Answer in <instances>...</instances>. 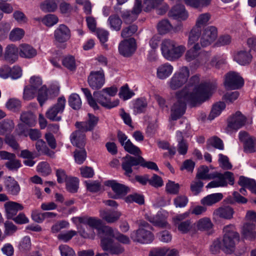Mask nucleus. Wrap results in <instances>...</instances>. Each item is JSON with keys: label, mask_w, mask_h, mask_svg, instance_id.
<instances>
[{"label": "nucleus", "mask_w": 256, "mask_h": 256, "mask_svg": "<svg viewBox=\"0 0 256 256\" xmlns=\"http://www.w3.org/2000/svg\"><path fill=\"white\" fill-rule=\"evenodd\" d=\"M21 106L20 100L16 98H10L6 103V107L12 111H16L18 110Z\"/></svg>", "instance_id": "338daca9"}, {"label": "nucleus", "mask_w": 256, "mask_h": 256, "mask_svg": "<svg viewBox=\"0 0 256 256\" xmlns=\"http://www.w3.org/2000/svg\"><path fill=\"white\" fill-rule=\"evenodd\" d=\"M88 119L86 121L76 122L75 126L78 129H81L83 132L92 131L97 125L99 118L92 114H88Z\"/></svg>", "instance_id": "412c9836"}, {"label": "nucleus", "mask_w": 256, "mask_h": 256, "mask_svg": "<svg viewBox=\"0 0 256 256\" xmlns=\"http://www.w3.org/2000/svg\"><path fill=\"white\" fill-rule=\"evenodd\" d=\"M14 128V124L10 120L6 119L0 122V135L10 132Z\"/></svg>", "instance_id": "a18cd8bd"}, {"label": "nucleus", "mask_w": 256, "mask_h": 256, "mask_svg": "<svg viewBox=\"0 0 256 256\" xmlns=\"http://www.w3.org/2000/svg\"><path fill=\"white\" fill-rule=\"evenodd\" d=\"M244 151L246 152H254L256 150V140L249 138L244 144Z\"/></svg>", "instance_id": "0e129e2a"}, {"label": "nucleus", "mask_w": 256, "mask_h": 256, "mask_svg": "<svg viewBox=\"0 0 256 256\" xmlns=\"http://www.w3.org/2000/svg\"><path fill=\"white\" fill-rule=\"evenodd\" d=\"M248 199L244 197L238 192L234 191L232 192V196H228L226 198V202L230 204H234L236 203L240 204H245L248 202Z\"/></svg>", "instance_id": "4c0bfd02"}, {"label": "nucleus", "mask_w": 256, "mask_h": 256, "mask_svg": "<svg viewBox=\"0 0 256 256\" xmlns=\"http://www.w3.org/2000/svg\"><path fill=\"white\" fill-rule=\"evenodd\" d=\"M22 122L29 126H34L36 124V117L30 112H22L20 116Z\"/></svg>", "instance_id": "37998d69"}, {"label": "nucleus", "mask_w": 256, "mask_h": 256, "mask_svg": "<svg viewBox=\"0 0 256 256\" xmlns=\"http://www.w3.org/2000/svg\"><path fill=\"white\" fill-rule=\"evenodd\" d=\"M189 76V68L186 66H182L173 74L168 84L170 89L178 90L186 82Z\"/></svg>", "instance_id": "39448f33"}, {"label": "nucleus", "mask_w": 256, "mask_h": 256, "mask_svg": "<svg viewBox=\"0 0 256 256\" xmlns=\"http://www.w3.org/2000/svg\"><path fill=\"white\" fill-rule=\"evenodd\" d=\"M102 232L104 235L101 240V246L104 250L112 254H119L124 251V247L119 243L115 242L114 238L123 244L130 243V240L128 236L120 233L109 226L104 227Z\"/></svg>", "instance_id": "f03ea898"}, {"label": "nucleus", "mask_w": 256, "mask_h": 256, "mask_svg": "<svg viewBox=\"0 0 256 256\" xmlns=\"http://www.w3.org/2000/svg\"><path fill=\"white\" fill-rule=\"evenodd\" d=\"M69 106L74 110H79L82 106V100L79 95L76 93L71 94L68 98Z\"/></svg>", "instance_id": "49530a36"}, {"label": "nucleus", "mask_w": 256, "mask_h": 256, "mask_svg": "<svg viewBox=\"0 0 256 256\" xmlns=\"http://www.w3.org/2000/svg\"><path fill=\"white\" fill-rule=\"evenodd\" d=\"M184 2L187 6L198 9L209 6L211 0H184Z\"/></svg>", "instance_id": "ea45409f"}, {"label": "nucleus", "mask_w": 256, "mask_h": 256, "mask_svg": "<svg viewBox=\"0 0 256 256\" xmlns=\"http://www.w3.org/2000/svg\"><path fill=\"white\" fill-rule=\"evenodd\" d=\"M140 164V156L134 157L126 155L123 158L122 168L124 170V174L128 176H130L132 172V166Z\"/></svg>", "instance_id": "4be33fe9"}, {"label": "nucleus", "mask_w": 256, "mask_h": 256, "mask_svg": "<svg viewBox=\"0 0 256 256\" xmlns=\"http://www.w3.org/2000/svg\"><path fill=\"white\" fill-rule=\"evenodd\" d=\"M209 168L207 166H202L198 169L196 178L198 180H210L214 179L216 176L214 172L209 174Z\"/></svg>", "instance_id": "e433bc0d"}, {"label": "nucleus", "mask_w": 256, "mask_h": 256, "mask_svg": "<svg viewBox=\"0 0 256 256\" xmlns=\"http://www.w3.org/2000/svg\"><path fill=\"white\" fill-rule=\"evenodd\" d=\"M134 93L131 90L127 84L122 86L120 90L119 96L124 100H127L132 98Z\"/></svg>", "instance_id": "5fc2aeb1"}, {"label": "nucleus", "mask_w": 256, "mask_h": 256, "mask_svg": "<svg viewBox=\"0 0 256 256\" xmlns=\"http://www.w3.org/2000/svg\"><path fill=\"white\" fill-rule=\"evenodd\" d=\"M148 104L146 99L143 98H138L134 104V110L136 114L144 112Z\"/></svg>", "instance_id": "de8ad7c7"}, {"label": "nucleus", "mask_w": 256, "mask_h": 256, "mask_svg": "<svg viewBox=\"0 0 256 256\" xmlns=\"http://www.w3.org/2000/svg\"><path fill=\"white\" fill-rule=\"evenodd\" d=\"M208 144H210L216 148L223 150L224 146L222 140L219 138L214 136L209 138L208 140Z\"/></svg>", "instance_id": "774afa93"}, {"label": "nucleus", "mask_w": 256, "mask_h": 256, "mask_svg": "<svg viewBox=\"0 0 256 256\" xmlns=\"http://www.w3.org/2000/svg\"><path fill=\"white\" fill-rule=\"evenodd\" d=\"M252 56L250 51L242 50L238 51L234 56V60L240 64L246 66L250 64Z\"/></svg>", "instance_id": "a878e982"}, {"label": "nucleus", "mask_w": 256, "mask_h": 256, "mask_svg": "<svg viewBox=\"0 0 256 256\" xmlns=\"http://www.w3.org/2000/svg\"><path fill=\"white\" fill-rule=\"evenodd\" d=\"M108 22L112 30L119 31L122 26V20L120 17L116 14L109 16Z\"/></svg>", "instance_id": "a19ab883"}, {"label": "nucleus", "mask_w": 256, "mask_h": 256, "mask_svg": "<svg viewBox=\"0 0 256 256\" xmlns=\"http://www.w3.org/2000/svg\"><path fill=\"white\" fill-rule=\"evenodd\" d=\"M117 137L118 142L126 151L134 155H138L141 152L140 149L134 145L125 134L120 130L118 132Z\"/></svg>", "instance_id": "2eb2a0df"}, {"label": "nucleus", "mask_w": 256, "mask_h": 256, "mask_svg": "<svg viewBox=\"0 0 256 256\" xmlns=\"http://www.w3.org/2000/svg\"><path fill=\"white\" fill-rule=\"evenodd\" d=\"M88 82L92 89H100L105 82L104 70H100L98 71L92 72L88 76Z\"/></svg>", "instance_id": "4468645a"}, {"label": "nucleus", "mask_w": 256, "mask_h": 256, "mask_svg": "<svg viewBox=\"0 0 256 256\" xmlns=\"http://www.w3.org/2000/svg\"><path fill=\"white\" fill-rule=\"evenodd\" d=\"M4 206L7 218L12 220L16 215L18 211L24 209L22 204L14 202H6Z\"/></svg>", "instance_id": "b1692460"}, {"label": "nucleus", "mask_w": 256, "mask_h": 256, "mask_svg": "<svg viewBox=\"0 0 256 256\" xmlns=\"http://www.w3.org/2000/svg\"><path fill=\"white\" fill-rule=\"evenodd\" d=\"M70 30L66 26L63 24L59 25L54 32V40L60 44L68 41L70 38Z\"/></svg>", "instance_id": "f3484780"}, {"label": "nucleus", "mask_w": 256, "mask_h": 256, "mask_svg": "<svg viewBox=\"0 0 256 256\" xmlns=\"http://www.w3.org/2000/svg\"><path fill=\"white\" fill-rule=\"evenodd\" d=\"M238 184L242 187L248 188L252 193L256 194V182L254 179L240 176Z\"/></svg>", "instance_id": "473e14b6"}, {"label": "nucleus", "mask_w": 256, "mask_h": 256, "mask_svg": "<svg viewBox=\"0 0 256 256\" xmlns=\"http://www.w3.org/2000/svg\"><path fill=\"white\" fill-rule=\"evenodd\" d=\"M102 90L94 92L93 94L94 99L102 106L110 109L117 106L119 104V100H116L113 102L110 101V98L104 95Z\"/></svg>", "instance_id": "aec40b11"}, {"label": "nucleus", "mask_w": 256, "mask_h": 256, "mask_svg": "<svg viewBox=\"0 0 256 256\" xmlns=\"http://www.w3.org/2000/svg\"><path fill=\"white\" fill-rule=\"evenodd\" d=\"M37 100L42 106L48 98V90L46 86H42L38 90Z\"/></svg>", "instance_id": "8fccbe9b"}, {"label": "nucleus", "mask_w": 256, "mask_h": 256, "mask_svg": "<svg viewBox=\"0 0 256 256\" xmlns=\"http://www.w3.org/2000/svg\"><path fill=\"white\" fill-rule=\"evenodd\" d=\"M149 225L146 222H142L139 228L133 231L130 234V238L133 241L142 244H149L154 240L153 234L146 228Z\"/></svg>", "instance_id": "423d86ee"}, {"label": "nucleus", "mask_w": 256, "mask_h": 256, "mask_svg": "<svg viewBox=\"0 0 256 256\" xmlns=\"http://www.w3.org/2000/svg\"><path fill=\"white\" fill-rule=\"evenodd\" d=\"M81 90L84 94L90 106L94 110H98L99 108V106L94 98L92 97L90 90L88 88H82Z\"/></svg>", "instance_id": "3c124183"}, {"label": "nucleus", "mask_w": 256, "mask_h": 256, "mask_svg": "<svg viewBox=\"0 0 256 256\" xmlns=\"http://www.w3.org/2000/svg\"><path fill=\"white\" fill-rule=\"evenodd\" d=\"M173 70V66L168 62L161 64L157 68V76L160 80L166 79L172 74Z\"/></svg>", "instance_id": "c756f323"}, {"label": "nucleus", "mask_w": 256, "mask_h": 256, "mask_svg": "<svg viewBox=\"0 0 256 256\" xmlns=\"http://www.w3.org/2000/svg\"><path fill=\"white\" fill-rule=\"evenodd\" d=\"M84 132L81 129H78L71 134L70 142L74 146L79 148H84L86 140Z\"/></svg>", "instance_id": "393cba45"}, {"label": "nucleus", "mask_w": 256, "mask_h": 256, "mask_svg": "<svg viewBox=\"0 0 256 256\" xmlns=\"http://www.w3.org/2000/svg\"><path fill=\"white\" fill-rule=\"evenodd\" d=\"M19 55L21 58L30 59L35 57L37 50L32 46L28 44H22L20 46Z\"/></svg>", "instance_id": "bb28decb"}, {"label": "nucleus", "mask_w": 256, "mask_h": 256, "mask_svg": "<svg viewBox=\"0 0 256 256\" xmlns=\"http://www.w3.org/2000/svg\"><path fill=\"white\" fill-rule=\"evenodd\" d=\"M136 50V42L134 38L124 40L119 44L120 53L124 56H130Z\"/></svg>", "instance_id": "a211bd4d"}, {"label": "nucleus", "mask_w": 256, "mask_h": 256, "mask_svg": "<svg viewBox=\"0 0 256 256\" xmlns=\"http://www.w3.org/2000/svg\"><path fill=\"white\" fill-rule=\"evenodd\" d=\"M78 179L76 177H68L66 181V188L70 192H76L78 188Z\"/></svg>", "instance_id": "09e8293b"}, {"label": "nucleus", "mask_w": 256, "mask_h": 256, "mask_svg": "<svg viewBox=\"0 0 256 256\" xmlns=\"http://www.w3.org/2000/svg\"><path fill=\"white\" fill-rule=\"evenodd\" d=\"M178 230L182 234H186L192 228V222L190 220H187L175 225Z\"/></svg>", "instance_id": "6e6d98bb"}, {"label": "nucleus", "mask_w": 256, "mask_h": 256, "mask_svg": "<svg viewBox=\"0 0 256 256\" xmlns=\"http://www.w3.org/2000/svg\"><path fill=\"white\" fill-rule=\"evenodd\" d=\"M196 226L200 230H208L212 228V224L209 218H204L198 222Z\"/></svg>", "instance_id": "864d4df0"}, {"label": "nucleus", "mask_w": 256, "mask_h": 256, "mask_svg": "<svg viewBox=\"0 0 256 256\" xmlns=\"http://www.w3.org/2000/svg\"><path fill=\"white\" fill-rule=\"evenodd\" d=\"M162 56L169 61H175L180 58L186 50L182 45H179L174 40L164 39L160 45Z\"/></svg>", "instance_id": "20e7f679"}, {"label": "nucleus", "mask_w": 256, "mask_h": 256, "mask_svg": "<svg viewBox=\"0 0 256 256\" xmlns=\"http://www.w3.org/2000/svg\"><path fill=\"white\" fill-rule=\"evenodd\" d=\"M5 186L8 192L12 195L16 196L20 192V188L18 182L10 176L8 178Z\"/></svg>", "instance_id": "2f4dec72"}, {"label": "nucleus", "mask_w": 256, "mask_h": 256, "mask_svg": "<svg viewBox=\"0 0 256 256\" xmlns=\"http://www.w3.org/2000/svg\"><path fill=\"white\" fill-rule=\"evenodd\" d=\"M210 91V88H204L200 85L196 87L192 94H187L186 89L177 92L176 94V101L171 107L170 119L176 120L180 118L186 112V102L193 107L206 101Z\"/></svg>", "instance_id": "f257e3e1"}, {"label": "nucleus", "mask_w": 256, "mask_h": 256, "mask_svg": "<svg viewBox=\"0 0 256 256\" xmlns=\"http://www.w3.org/2000/svg\"><path fill=\"white\" fill-rule=\"evenodd\" d=\"M226 104L224 102H219L214 104L212 108L211 112L208 116V119L214 120L215 118L218 116L222 111L226 108Z\"/></svg>", "instance_id": "58836bf2"}, {"label": "nucleus", "mask_w": 256, "mask_h": 256, "mask_svg": "<svg viewBox=\"0 0 256 256\" xmlns=\"http://www.w3.org/2000/svg\"><path fill=\"white\" fill-rule=\"evenodd\" d=\"M233 225H228L224 227V232L223 238V244L226 252H229L232 250L236 242L239 240V234L234 231Z\"/></svg>", "instance_id": "6e6552de"}, {"label": "nucleus", "mask_w": 256, "mask_h": 256, "mask_svg": "<svg viewBox=\"0 0 256 256\" xmlns=\"http://www.w3.org/2000/svg\"><path fill=\"white\" fill-rule=\"evenodd\" d=\"M42 22L46 26L51 27L58 22V18L54 14H48L42 18Z\"/></svg>", "instance_id": "603ef678"}, {"label": "nucleus", "mask_w": 256, "mask_h": 256, "mask_svg": "<svg viewBox=\"0 0 256 256\" xmlns=\"http://www.w3.org/2000/svg\"><path fill=\"white\" fill-rule=\"evenodd\" d=\"M100 216L102 219L108 223H114L116 222L121 216V213L118 211L110 210H100Z\"/></svg>", "instance_id": "cd10ccee"}, {"label": "nucleus", "mask_w": 256, "mask_h": 256, "mask_svg": "<svg viewBox=\"0 0 256 256\" xmlns=\"http://www.w3.org/2000/svg\"><path fill=\"white\" fill-rule=\"evenodd\" d=\"M210 18V14L209 13L206 12L202 14L198 17L195 26H199L202 28V26L208 24Z\"/></svg>", "instance_id": "13d9d810"}, {"label": "nucleus", "mask_w": 256, "mask_h": 256, "mask_svg": "<svg viewBox=\"0 0 256 256\" xmlns=\"http://www.w3.org/2000/svg\"><path fill=\"white\" fill-rule=\"evenodd\" d=\"M200 82L199 76H194L190 78L188 84L183 89H186L187 94H192L194 92L196 87L202 85L204 88H210V94L206 98V100L212 96L214 90L216 89V86L215 84L210 82H204L198 84Z\"/></svg>", "instance_id": "f8f14e48"}, {"label": "nucleus", "mask_w": 256, "mask_h": 256, "mask_svg": "<svg viewBox=\"0 0 256 256\" xmlns=\"http://www.w3.org/2000/svg\"><path fill=\"white\" fill-rule=\"evenodd\" d=\"M202 28L194 26L189 33L188 45L192 46L196 44V42L202 36Z\"/></svg>", "instance_id": "c9c22d12"}, {"label": "nucleus", "mask_w": 256, "mask_h": 256, "mask_svg": "<svg viewBox=\"0 0 256 256\" xmlns=\"http://www.w3.org/2000/svg\"><path fill=\"white\" fill-rule=\"evenodd\" d=\"M246 118L240 112H236L228 120V128L237 130L244 126Z\"/></svg>", "instance_id": "dca6fc26"}, {"label": "nucleus", "mask_w": 256, "mask_h": 256, "mask_svg": "<svg viewBox=\"0 0 256 256\" xmlns=\"http://www.w3.org/2000/svg\"><path fill=\"white\" fill-rule=\"evenodd\" d=\"M32 246L30 238L28 236H24L20 242L18 248L20 251L25 252L30 250Z\"/></svg>", "instance_id": "bf43d9fd"}, {"label": "nucleus", "mask_w": 256, "mask_h": 256, "mask_svg": "<svg viewBox=\"0 0 256 256\" xmlns=\"http://www.w3.org/2000/svg\"><path fill=\"white\" fill-rule=\"evenodd\" d=\"M72 221L76 224L78 232L82 237L93 238L94 236V232L89 234L86 231L84 227L87 228V226H88L92 228L97 229L101 240L102 239L104 234L102 232V229L106 226H102V222L101 220L96 218L84 216L73 217L72 218Z\"/></svg>", "instance_id": "7ed1b4c3"}, {"label": "nucleus", "mask_w": 256, "mask_h": 256, "mask_svg": "<svg viewBox=\"0 0 256 256\" xmlns=\"http://www.w3.org/2000/svg\"><path fill=\"white\" fill-rule=\"evenodd\" d=\"M168 16L174 19L184 20L187 19L188 14L184 5L176 4L169 12Z\"/></svg>", "instance_id": "5701e85b"}, {"label": "nucleus", "mask_w": 256, "mask_h": 256, "mask_svg": "<svg viewBox=\"0 0 256 256\" xmlns=\"http://www.w3.org/2000/svg\"><path fill=\"white\" fill-rule=\"evenodd\" d=\"M224 84L228 90H237L243 86L244 80L238 72H230L226 75Z\"/></svg>", "instance_id": "9b49d317"}, {"label": "nucleus", "mask_w": 256, "mask_h": 256, "mask_svg": "<svg viewBox=\"0 0 256 256\" xmlns=\"http://www.w3.org/2000/svg\"><path fill=\"white\" fill-rule=\"evenodd\" d=\"M19 50L14 44H9L6 48L4 53V59L9 62L12 64L18 58Z\"/></svg>", "instance_id": "c85d7f7f"}, {"label": "nucleus", "mask_w": 256, "mask_h": 256, "mask_svg": "<svg viewBox=\"0 0 256 256\" xmlns=\"http://www.w3.org/2000/svg\"><path fill=\"white\" fill-rule=\"evenodd\" d=\"M172 26L167 20H162L157 24V29L160 34H164L170 32Z\"/></svg>", "instance_id": "c03bdc74"}, {"label": "nucleus", "mask_w": 256, "mask_h": 256, "mask_svg": "<svg viewBox=\"0 0 256 256\" xmlns=\"http://www.w3.org/2000/svg\"><path fill=\"white\" fill-rule=\"evenodd\" d=\"M74 157L76 162L79 164H82L86 158V152L83 148L80 150H76Z\"/></svg>", "instance_id": "69168bd1"}, {"label": "nucleus", "mask_w": 256, "mask_h": 256, "mask_svg": "<svg viewBox=\"0 0 256 256\" xmlns=\"http://www.w3.org/2000/svg\"><path fill=\"white\" fill-rule=\"evenodd\" d=\"M180 186L178 183L168 180L166 186V190L168 193L172 194H177L179 192Z\"/></svg>", "instance_id": "052dcab7"}, {"label": "nucleus", "mask_w": 256, "mask_h": 256, "mask_svg": "<svg viewBox=\"0 0 256 256\" xmlns=\"http://www.w3.org/2000/svg\"><path fill=\"white\" fill-rule=\"evenodd\" d=\"M24 34V30L20 28H16L12 30L9 36L10 39L12 42L20 40Z\"/></svg>", "instance_id": "4d7b16f0"}, {"label": "nucleus", "mask_w": 256, "mask_h": 256, "mask_svg": "<svg viewBox=\"0 0 256 256\" xmlns=\"http://www.w3.org/2000/svg\"><path fill=\"white\" fill-rule=\"evenodd\" d=\"M234 213V209L229 206L220 207L214 212V215L216 216L230 220L232 218Z\"/></svg>", "instance_id": "7c9ffc66"}, {"label": "nucleus", "mask_w": 256, "mask_h": 256, "mask_svg": "<svg viewBox=\"0 0 256 256\" xmlns=\"http://www.w3.org/2000/svg\"><path fill=\"white\" fill-rule=\"evenodd\" d=\"M242 234L246 239H254L256 236L254 224L252 222L246 223L243 226Z\"/></svg>", "instance_id": "72a5a7b5"}, {"label": "nucleus", "mask_w": 256, "mask_h": 256, "mask_svg": "<svg viewBox=\"0 0 256 256\" xmlns=\"http://www.w3.org/2000/svg\"><path fill=\"white\" fill-rule=\"evenodd\" d=\"M149 221L154 226L160 228L166 227L168 225L166 218L161 213H158L155 216L150 217Z\"/></svg>", "instance_id": "79ce46f5"}, {"label": "nucleus", "mask_w": 256, "mask_h": 256, "mask_svg": "<svg viewBox=\"0 0 256 256\" xmlns=\"http://www.w3.org/2000/svg\"><path fill=\"white\" fill-rule=\"evenodd\" d=\"M38 90L30 86H26L24 90L23 98L24 100H29L34 98Z\"/></svg>", "instance_id": "e2e57ef3"}, {"label": "nucleus", "mask_w": 256, "mask_h": 256, "mask_svg": "<svg viewBox=\"0 0 256 256\" xmlns=\"http://www.w3.org/2000/svg\"><path fill=\"white\" fill-rule=\"evenodd\" d=\"M214 174L216 176L215 178L217 179L209 182L206 188H214L226 186H227L226 180H228L231 185L234 184L233 174L230 172H226L224 174L216 172Z\"/></svg>", "instance_id": "1a4fd4ad"}, {"label": "nucleus", "mask_w": 256, "mask_h": 256, "mask_svg": "<svg viewBox=\"0 0 256 256\" xmlns=\"http://www.w3.org/2000/svg\"><path fill=\"white\" fill-rule=\"evenodd\" d=\"M223 195L221 193H215L209 194L204 197L201 200V203L204 205L212 206L222 200Z\"/></svg>", "instance_id": "f704fd0d"}, {"label": "nucleus", "mask_w": 256, "mask_h": 256, "mask_svg": "<svg viewBox=\"0 0 256 256\" xmlns=\"http://www.w3.org/2000/svg\"><path fill=\"white\" fill-rule=\"evenodd\" d=\"M200 49V44L196 42L191 48L187 50L184 56L185 60L188 62L196 60V64L198 66L205 64L208 60V54L205 52H199Z\"/></svg>", "instance_id": "0eeeda50"}, {"label": "nucleus", "mask_w": 256, "mask_h": 256, "mask_svg": "<svg viewBox=\"0 0 256 256\" xmlns=\"http://www.w3.org/2000/svg\"><path fill=\"white\" fill-rule=\"evenodd\" d=\"M121 16L124 22L126 24H131L138 18V16L131 10L123 11L122 12Z\"/></svg>", "instance_id": "680f3d73"}, {"label": "nucleus", "mask_w": 256, "mask_h": 256, "mask_svg": "<svg viewBox=\"0 0 256 256\" xmlns=\"http://www.w3.org/2000/svg\"><path fill=\"white\" fill-rule=\"evenodd\" d=\"M104 184L110 187L116 194V198H120L125 196L130 191L128 186L118 182L116 180H108L104 182Z\"/></svg>", "instance_id": "6ab92c4d"}, {"label": "nucleus", "mask_w": 256, "mask_h": 256, "mask_svg": "<svg viewBox=\"0 0 256 256\" xmlns=\"http://www.w3.org/2000/svg\"><path fill=\"white\" fill-rule=\"evenodd\" d=\"M218 37V30L214 26L206 27L202 31L200 39L202 46L206 47L211 44Z\"/></svg>", "instance_id": "ddd939ff"}, {"label": "nucleus", "mask_w": 256, "mask_h": 256, "mask_svg": "<svg viewBox=\"0 0 256 256\" xmlns=\"http://www.w3.org/2000/svg\"><path fill=\"white\" fill-rule=\"evenodd\" d=\"M66 103V100L62 96L58 98L57 102L53 106L49 108L46 112V116L52 121L58 122L61 120L59 114L63 112Z\"/></svg>", "instance_id": "9d476101"}]
</instances>
